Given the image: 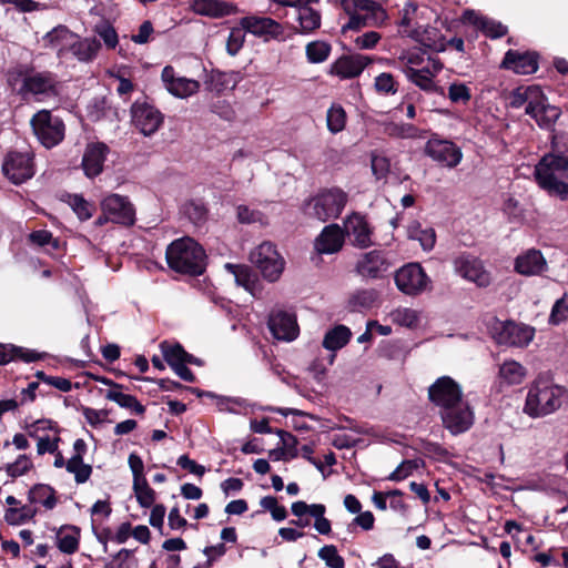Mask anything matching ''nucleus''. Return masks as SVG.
Listing matches in <instances>:
<instances>
[{"label": "nucleus", "instance_id": "nucleus-1", "mask_svg": "<svg viewBox=\"0 0 568 568\" xmlns=\"http://www.w3.org/2000/svg\"><path fill=\"white\" fill-rule=\"evenodd\" d=\"M566 389L547 376H538L530 385L524 413L532 418L552 414L561 406Z\"/></svg>", "mask_w": 568, "mask_h": 568}, {"label": "nucleus", "instance_id": "nucleus-2", "mask_svg": "<svg viewBox=\"0 0 568 568\" xmlns=\"http://www.w3.org/2000/svg\"><path fill=\"white\" fill-rule=\"evenodd\" d=\"M535 178L539 186L550 194L568 197V159L549 153L542 156L535 168Z\"/></svg>", "mask_w": 568, "mask_h": 568}, {"label": "nucleus", "instance_id": "nucleus-3", "mask_svg": "<svg viewBox=\"0 0 568 568\" xmlns=\"http://www.w3.org/2000/svg\"><path fill=\"white\" fill-rule=\"evenodd\" d=\"M169 266L179 273L199 275L205 268V253L191 237L173 241L166 248Z\"/></svg>", "mask_w": 568, "mask_h": 568}, {"label": "nucleus", "instance_id": "nucleus-4", "mask_svg": "<svg viewBox=\"0 0 568 568\" xmlns=\"http://www.w3.org/2000/svg\"><path fill=\"white\" fill-rule=\"evenodd\" d=\"M9 82L12 85L21 83L18 92L24 99L32 97L42 101L58 94L57 80L50 72H37L26 67H18L9 73Z\"/></svg>", "mask_w": 568, "mask_h": 568}, {"label": "nucleus", "instance_id": "nucleus-5", "mask_svg": "<svg viewBox=\"0 0 568 568\" xmlns=\"http://www.w3.org/2000/svg\"><path fill=\"white\" fill-rule=\"evenodd\" d=\"M348 201L347 193L342 189L332 187L318 192L307 200L303 206L304 213L321 222L337 219Z\"/></svg>", "mask_w": 568, "mask_h": 568}, {"label": "nucleus", "instance_id": "nucleus-6", "mask_svg": "<svg viewBox=\"0 0 568 568\" xmlns=\"http://www.w3.org/2000/svg\"><path fill=\"white\" fill-rule=\"evenodd\" d=\"M348 22L343 30H358L366 26H376L385 21L386 12L379 3L373 0H342Z\"/></svg>", "mask_w": 568, "mask_h": 568}, {"label": "nucleus", "instance_id": "nucleus-7", "mask_svg": "<svg viewBox=\"0 0 568 568\" xmlns=\"http://www.w3.org/2000/svg\"><path fill=\"white\" fill-rule=\"evenodd\" d=\"M30 123L40 143L48 149L58 145L64 138L62 120L54 116L49 110L37 112Z\"/></svg>", "mask_w": 568, "mask_h": 568}, {"label": "nucleus", "instance_id": "nucleus-8", "mask_svg": "<svg viewBox=\"0 0 568 568\" xmlns=\"http://www.w3.org/2000/svg\"><path fill=\"white\" fill-rule=\"evenodd\" d=\"M250 260L270 282L277 281L284 271V260L270 242H264L253 250Z\"/></svg>", "mask_w": 568, "mask_h": 568}, {"label": "nucleus", "instance_id": "nucleus-9", "mask_svg": "<svg viewBox=\"0 0 568 568\" xmlns=\"http://www.w3.org/2000/svg\"><path fill=\"white\" fill-rule=\"evenodd\" d=\"M397 288L409 296H416L430 287V280L418 263H408L395 273Z\"/></svg>", "mask_w": 568, "mask_h": 568}, {"label": "nucleus", "instance_id": "nucleus-10", "mask_svg": "<svg viewBox=\"0 0 568 568\" xmlns=\"http://www.w3.org/2000/svg\"><path fill=\"white\" fill-rule=\"evenodd\" d=\"M443 426L454 436L468 432L475 423V413L469 403L463 400L439 413Z\"/></svg>", "mask_w": 568, "mask_h": 568}, {"label": "nucleus", "instance_id": "nucleus-11", "mask_svg": "<svg viewBox=\"0 0 568 568\" xmlns=\"http://www.w3.org/2000/svg\"><path fill=\"white\" fill-rule=\"evenodd\" d=\"M239 24L247 32L256 38L262 39L264 42L283 41L284 27L276 20L257 14H250L240 19Z\"/></svg>", "mask_w": 568, "mask_h": 568}, {"label": "nucleus", "instance_id": "nucleus-12", "mask_svg": "<svg viewBox=\"0 0 568 568\" xmlns=\"http://www.w3.org/2000/svg\"><path fill=\"white\" fill-rule=\"evenodd\" d=\"M429 400L439 413L464 399L460 385L449 376L437 378L428 388Z\"/></svg>", "mask_w": 568, "mask_h": 568}, {"label": "nucleus", "instance_id": "nucleus-13", "mask_svg": "<svg viewBox=\"0 0 568 568\" xmlns=\"http://www.w3.org/2000/svg\"><path fill=\"white\" fill-rule=\"evenodd\" d=\"M494 336H498V343L516 346L526 347L535 337V328L532 326L508 322H495Z\"/></svg>", "mask_w": 568, "mask_h": 568}, {"label": "nucleus", "instance_id": "nucleus-14", "mask_svg": "<svg viewBox=\"0 0 568 568\" xmlns=\"http://www.w3.org/2000/svg\"><path fill=\"white\" fill-rule=\"evenodd\" d=\"M3 174L13 183L21 184L34 174L32 155L29 152H9L2 163Z\"/></svg>", "mask_w": 568, "mask_h": 568}, {"label": "nucleus", "instance_id": "nucleus-15", "mask_svg": "<svg viewBox=\"0 0 568 568\" xmlns=\"http://www.w3.org/2000/svg\"><path fill=\"white\" fill-rule=\"evenodd\" d=\"M101 210L113 223L130 226L135 222V209L126 196L109 194L102 200Z\"/></svg>", "mask_w": 568, "mask_h": 568}, {"label": "nucleus", "instance_id": "nucleus-16", "mask_svg": "<svg viewBox=\"0 0 568 568\" xmlns=\"http://www.w3.org/2000/svg\"><path fill=\"white\" fill-rule=\"evenodd\" d=\"M454 268L463 278L475 283L479 287H487L491 283L490 273L481 260L476 256L463 254L455 258Z\"/></svg>", "mask_w": 568, "mask_h": 568}, {"label": "nucleus", "instance_id": "nucleus-17", "mask_svg": "<svg viewBox=\"0 0 568 568\" xmlns=\"http://www.w3.org/2000/svg\"><path fill=\"white\" fill-rule=\"evenodd\" d=\"M425 152L434 161L449 169L457 166L463 159L462 150L446 140L430 139L426 144Z\"/></svg>", "mask_w": 568, "mask_h": 568}, {"label": "nucleus", "instance_id": "nucleus-18", "mask_svg": "<svg viewBox=\"0 0 568 568\" xmlns=\"http://www.w3.org/2000/svg\"><path fill=\"white\" fill-rule=\"evenodd\" d=\"M389 263L382 251H371L362 254L355 265V272L363 278L376 280L386 273Z\"/></svg>", "mask_w": 568, "mask_h": 568}, {"label": "nucleus", "instance_id": "nucleus-19", "mask_svg": "<svg viewBox=\"0 0 568 568\" xmlns=\"http://www.w3.org/2000/svg\"><path fill=\"white\" fill-rule=\"evenodd\" d=\"M132 121L144 135L155 133L163 122L162 113L146 103H134L132 105Z\"/></svg>", "mask_w": 568, "mask_h": 568}, {"label": "nucleus", "instance_id": "nucleus-20", "mask_svg": "<svg viewBox=\"0 0 568 568\" xmlns=\"http://www.w3.org/2000/svg\"><path fill=\"white\" fill-rule=\"evenodd\" d=\"M268 328L278 341L291 342L298 335V325L294 314L285 311H273L268 317Z\"/></svg>", "mask_w": 568, "mask_h": 568}, {"label": "nucleus", "instance_id": "nucleus-21", "mask_svg": "<svg viewBox=\"0 0 568 568\" xmlns=\"http://www.w3.org/2000/svg\"><path fill=\"white\" fill-rule=\"evenodd\" d=\"M161 79L165 89L174 97L180 99L189 98L200 90V83L196 80L184 77H175L173 67L166 65L162 70Z\"/></svg>", "mask_w": 568, "mask_h": 568}, {"label": "nucleus", "instance_id": "nucleus-22", "mask_svg": "<svg viewBox=\"0 0 568 568\" xmlns=\"http://www.w3.org/2000/svg\"><path fill=\"white\" fill-rule=\"evenodd\" d=\"M514 268L520 275L537 276L548 270V263L539 250L529 248L515 258Z\"/></svg>", "mask_w": 568, "mask_h": 568}, {"label": "nucleus", "instance_id": "nucleus-23", "mask_svg": "<svg viewBox=\"0 0 568 568\" xmlns=\"http://www.w3.org/2000/svg\"><path fill=\"white\" fill-rule=\"evenodd\" d=\"M344 235L353 237L352 242L358 247H368L372 244V227L365 216L359 213L349 214L344 221Z\"/></svg>", "mask_w": 568, "mask_h": 568}, {"label": "nucleus", "instance_id": "nucleus-24", "mask_svg": "<svg viewBox=\"0 0 568 568\" xmlns=\"http://www.w3.org/2000/svg\"><path fill=\"white\" fill-rule=\"evenodd\" d=\"M443 65L438 61H428L427 65L418 68H403V72L419 89L426 92L437 91L434 77L442 70Z\"/></svg>", "mask_w": 568, "mask_h": 568}, {"label": "nucleus", "instance_id": "nucleus-25", "mask_svg": "<svg viewBox=\"0 0 568 568\" xmlns=\"http://www.w3.org/2000/svg\"><path fill=\"white\" fill-rule=\"evenodd\" d=\"M344 241L343 227L338 224H329L315 239L314 247L320 254H334L342 250Z\"/></svg>", "mask_w": 568, "mask_h": 568}, {"label": "nucleus", "instance_id": "nucleus-26", "mask_svg": "<svg viewBox=\"0 0 568 568\" xmlns=\"http://www.w3.org/2000/svg\"><path fill=\"white\" fill-rule=\"evenodd\" d=\"M108 154L109 148L102 142L91 143L85 148L82 168L87 178L92 179L102 173Z\"/></svg>", "mask_w": 568, "mask_h": 568}, {"label": "nucleus", "instance_id": "nucleus-27", "mask_svg": "<svg viewBox=\"0 0 568 568\" xmlns=\"http://www.w3.org/2000/svg\"><path fill=\"white\" fill-rule=\"evenodd\" d=\"M371 61L368 57L362 54L343 55L332 64L331 73L341 79L356 78Z\"/></svg>", "mask_w": 568, "mask_h": 568}, {"label": "nucleus", "instance_id": "nucleus-28", "mask_svg": "<svg viewBox=\"0 0 568 568\" xmlns=\"http://www.w3.org/2000/svg\"><path fill=\"white\" fill-rule=\"evenodd\" d=\"M190 9L199 16L220 19L236 13V7L223 0H190Z\"/></svg>", "mask_w": 568, "mask_h": 568}, {"label": "nucleus", "instance_id": "nucleus-29", "mask_svg": "<svg viewBox=\"0 0 568 568\" xmlns=\"http://www.w3.org/2000/svg\"><path fill=\"white\" fill-rule=\"evenodd\" d=\"M501 65L518 74H531L537 71V57L534 53L509 50L503 60Z\"/></svg>", "mask_w": 568, "mask_h": 568}, {"label": "nucleus", "instance_id": "nucleus-30", "mask_svg": "<svg viewBox=\"0 0 568 568\" xmlns=\"http://www.w3.org/2000/svg\"><path fill=\"white\" fill-rule=\"evenodd\" d=\"M317 0H308L296 7L298 32L308 34L321 27V13L312 7Z\"/></svg>", "mask_w": 568, "mask_h": 568}, {"label": "nucleus", "instance_id": "nucleus-31", "mask_svg": "<svg viewBox=\"0 0 568 568\" xmlns=\"http://www.w3.org/2000/svg\"><path fill=\"white\" fill-rule=\"evenodd\" d=\"M74 39L75 34L65 26H58L43 36L42 42L45 48L54 49L62 53L70 49Z\"/></svg>", "mask_w": 568, "mask_h": 568}, {"label": "nucleus", "instance_id": "nucleus-32", "mask_svg": "<svg viewBox=\"0 0 568 568\" xmlns=\"http://www.w3.org/2000/svg\"><path fill=\"white\" fill-rule=\"evenodd\" d=\"M527 376V369L520 363L508 359L505 361L498 371V381L500 385L514 386L520 385Z\"/></svg>", "mask_w": 568, "mask_h": 568}, {"label": "nucleus", "instance_id": "nucleus-33", "mask_svg": "<svg viewBox=\"0 0 568 568\" xmlns=\"http://www.w3.org/2000/svg\"><path fill=\"white\" fill-rule=\"evenodd\" d=\"M542 91L537 85L516 89L510 99L513 108H520L526 104V113L532 112L535 104L540 101Z\"/></svg>", "mask_w": 568, "mask_h": 568}, {"label": "nucleus", "instance_id": "nucleus-34", "mask_svg": "<svg viewBox=\"0 0 568 568\" xmlns=\"http://www.w3.org/2000/svg\"><path fill=\"white\" fill-rule=\"evenodd\" d=\"M383 132L393 139L418 140L425 138V132L410 123L403 122H385L383 123Z\"/></svg>", "mask_w": 568, "mask_h": 568}, {"label": "nucleus", "instance_id": "nucleus-35", "mask_svg": "<svg viewBox=\"0 0 568 568\" xmlns=\"http://www.w3.org/2000/svg\"><path fill=\"white\" fill-rule=\"evenodd\" d=\"M100 48V42L97 39H79L75 34V39L72 41L69 51H71L79 61L88 62L97 57Z\"/></svg>", "mask_w": 568, "mask_h": 568}, {"label": "nucleus", "instance_id": "nucleus-36", "mask_svg": "<svg viewBox=\"0 0 568 568\" xmlns=\"http://www.w3.org/2000/svg\"><path fill=\"white\" fill-rule=\"evenodd\" d=\"M105 398L116 403L120 407L130 409L136 415H143L145 407L133 395L122 392V386H114L104 394Z\"/></svg>", "mask_w": 568, "mask_h": 568}, {"label": "nucleus", "instance_id": "nucleus-37", "mask_svg": "<svg viewBox=\"0 0 568 568\" xmlns=\"http://www.w3.org/2000/svg\"><path fill=\"white\" fill-rule=\"evenodd\" d=\"M388 318L393 324L415 329L422 321V313L410 307H397L389 312Z\"/></svg>", "mask_w": 568, "mask_h": 568}, {"label": "nucleus", "instance_id": "nucleus-38", "mask_svg": "<svg viewBox=\"0 0 568 568\" xmlns=\"http://www.w3.org/2000/svg\"><path fill=\"white\" fill-rule=\"evenodd\" d=\"M528 114L536 120L539 126L548 128L559 118L560 112L558 108L546 102L542 93L540 101L535 104L534 111Z\"/></svg>", "mask_w": 568, "mask_h": 568}, {"label": "nucleus", "instance_id": "nucleus-39", "mask_svg": "<svg viewBox=\"0 0 568 568\" xmlns=\"http://www.w3.org/2000/svg\"><path fill=\"white\" fill-rule=\"evenodd\" d=\"M409 240L419 242L424 251L429 252L436 243V233L432 227L423 229L418 222H412L407 227Z\"/></svg>", "mask_w": 568, "mask_h": 568}, {"label": "nucleus", "instance_id": "nucleus-40", "mask_svg": "<svg viewBox=\"0 0 568 568\" xmlns=\"http://www.w3.org/2000/svg\"><path fill=\"white\" fill-rule=\"evenodd\" d=\"M352 332L345 325H336L326 332L323 338V347L335 352L343 348L351 339Z\"/></svg>", "mask_w": 568, "mask_h": 568}, {"label": "nucleus", "instance_id": "nucleus-41", "mask_svg": "<svg viewBox=\"0 0 568 568\" xmlns=\"http://www.w3.org/2000/svg\"><path fill=\"white\" fill-rule=\"evenodd\" d=\"M28 499L32 504H41L45 509H53L57 506L55 490L45 484L34 485L28 494Z\"/></svg>", "mask_w": 568, "mask_h": 568}, {"label": "nucleus", "instance_id": "nucleus-42", "mask_svg": "<svg viewBox=\"0 0 568 568\" xmlns=\"http://www.w3.org/2000/svg\"><path fill=\"white\" fill-rule=\"evenodd\" d=\"M80 530L74 526L62 527L57 534L58 548L65 554H73L79 548Z\"/></svg>", "mask_w": 568, "mask_h": 568}, {"label": "nucleus", "instance_id": "nucleus-43", "mask_svg": "<svg viewBox=\"0 0 568 568\" xmlns=\"http://www.w3.org/2000/svg\"><path fill=\"white\" fill-rule=\"evenodd\" d=\"M378 298L377 291L373 288L359 290L354 292L347 302V306L352 312H362L373 307Z\"/></svg>", "mask_w": 568, "mask_h": 568}, {"label": "nucleus", "instance_id": "nucleus-44", "mask_svg": "<svg viewBox=\"0 0 568 568\" xmlns=\"http://www.w3.org/2000/svg\"><path fill=\"white\" fill-rule=\"evenodd\" d=\"M65 202L81 221L91 219L95 211L94 204L88 202L83 196L79 194L67 195Z\"/></svg>", "mask_w": 568, "mask_h": 568}, {"label": "nucleus", "instance_id": "nucleus-45", "mask_svg": "<svg viewBox=\"0 0 568 568\" xmlns=\"http://www.w3.org/2000/svg\"><path fill=\"white\" fill-rule=\"evenodd\" d=\"M225 270L234 276L235 283L239 286H243L247 291L252 290L255 282V275L248 266L227 263L225 264Z\"/></svg>", "mask_w": 568, "mask_h": 568}, {"label": "nucleus", "instance_id": "nucleus-46", "mask_svg": "<svg viewBox=\"0 0 568 568\" xmlns=\"http://www.w3.org/2000/svg\"><path fill=\"white\" fill-rule=\"evenodd\" d=\"M329 43L321 40L312 41L306 44L305 53L310 63H322L327 60L331 53Z\"/></svg>", "mask_w": 568, "mask_h": 568}, {"label": "nucleus", "instance_id": "nucleus-47", "mask_svg": "<svg viewBox=\"0 0 568 568\" xmlns=\"http://www.w3.org/2000/svg\"><path fill=\"white\" fill-rule=\"evenodd\" d=\"M161 349L165 361L171 367L181 363L192 362V355L187 354L181 345L162 343Z\"/></svg>", "mask_w": 568, "mask_h": 568}, {"label": "nucleus", "instance_id": "nucleus-48", "mask_svg": "<svg viewBox=\"0 0 568 568\" xmlns=\"http://www.w3.org/2000/svg\"><path fill=\"white\" fill-rule=\"evenodd\" d=\"M34 467L30 456L22 454L19 455L14 462L6 465L4 470L11 478H18L27 475Z\"/></svg>", "mask_w": 568, "mask_h": 568}, {"label": "nucleus", "instance_id": "nucleus-49", "mask_svg": "<svg viewBox=\"0 0 568 568\" xmlns=\"http://www.w3.org/2000/svg\"><path fill=\"white\" fill-rule=\"evenodd\" d=\"M67 471L74 476L77 484H84L91 477L92 466L85 464L83 459L69 458L67 460Z\"/></svg>", "mask_w": 568, "mask_h": 568}, {"label": "nucleus", "instance_id": "nucleus-50", "mask_svg": "<svg viewBox=\"0 0 568 568\" xmlns=\"http://www.w3.org/2000/svg\"><path fill=\"white\" fill-rule=\"evenodd\" d=\"M327 129L331 133L336 134L342 132L346 125V112L338 105L334 104L327 110L326 115Z\"/></svg>", "mask_w": 568, "mask_h": 568}, {"label": "nucleus", "instance_id": "nucleus-51", "mask_svg": "<svg viewBox=\"0 0 568 568\" xmlns=\"http://www.w3.org/2000/svg\"><path fill=\"white\" fill-rule=\"evenodd\" d=\"M133 491L141 507L149 508L154 504L155 491L149 486L146 478L133 481Z\"/></svg>", "mask_w": 568, "mask_h": 568}, {"label": "nucleus", "instance_id": "nucleus-52", "mask_svg": "<svg viewBox=\"0 0 568 568\" xmlns=\"http://www.w3.org/2000/svg\"><path fill=\"white\" fill-rule=\"evenodd\" d=\"M36 515V510L28 506L10 507L6 510L4 520L12 526L22 525Z\"/></svg>", "mask_w": 568, "mask_h": 568}, {"label": "nucleus", "instance_id": "nucleus-53", "mask_svg": "<svg viewBox=\"0 0 568 568\" xmlns=\"http://www.w3.org/2000/svg\"><path fill=\"white\" fill-rule=\"evenodd\" d=\"M317 555L328 568H345V560L334 545L323 546Z\"/></svg>", "mask_w": 568, "mask_h": 568}, {"label": "nucleus", "instance_id": "nucleus-54", "mask_svg": "<svg viewBox=\"0 0 568 568\" xmlns=\"http://www.w3.org/2000/svg\"><path fill=\"white\" fill-rule=\"evenodd\" d=\"M245 30L240 26L233 28L226 41V51L230 55H236L245 42Z\"/></svg>", "mask_w": 568, "mask_h": 568}, {"label": "nucleus", "instance_id": "nucleus-55", "mask_svg": "<svg viewBox=\"0 0 568 568\" xmlns=\"http://www.w3.org/2000/svg\"><path fill=\"white\" fill-rule=\"evenodd\" d=\"M326 507L321 504L318 507H313L314 528L321 535H329L332 531L331 521L325 517Z\"/></svg>", "mask_w": 568, "mask_h": 568}, {"label": "nucleus", "instance_id": "nucleus-56", "mask_svg": "<svg viewBox=\"0 0 568 568\" xmlns=\"http://www.w3.org/2000/svg\"><path fill=\"white\" fill-rule=\"evenodd\" d=\"M568 318V302L567 294H565L561 298L557 300L552 305L550 315H549V324L559 325Z\"/></svg>", "mask_w": 568, "mask_h": 568}, {"label": "nucleus", "instance_id": "nucleus-57", "mask_svg": "<svg viewBox=\"0 0 568 568\" xmlns=\"http://www.w3.org/2000/svg\"><path fill=\"white\" fill-rule=\"evenodd\" d=\"M448 98L453 103L466 104L470 98V89L460 82H454L448 87Z\"/></svg>", "mask_w": 568, "mask_h": 568}, {"label": "nucleus", "instance_id": "nucleus-58", "mask_svg": "<svg viewBox=\"0 0 568 568\" xmlns=\"http://www.w3.org/2000/svg\"><path fill=\"white\" fill-rule=\"evenodd\" d=\"M375 89L382 94H395L398 90V84L390 73L383 72L375 78Z\"/></svg>", "mask_w": 568, "mask_h": 568}, {"label": "nucleus", "instance_id": "nucleus-59", "mask_svg": "<svg viewBox=\"0 0 568 568\" xmlns=\"http://www.w3.org/2000/svg\"><path fill=\"white\" fill-rule=\"evenodd\" d=\"M95 32L103 40L108 49H114L119 42L115 29L108 22L100 23L95 27Z\"/></svg>", "mask_w": 568, "mask_h": 568}, {"label": "nucleus", "instance_id": "nucleus-60", "mask_svg": "<svg viewBox=\"0 0 568 568\" xmlns=\"http://www.w3.org/2000/svg\"><path fill=\"white\" fill-rule=\"evenodd\" d=\"M372 171L377 179L387 175L390 169L389 160L381 154L373 153L371 159Z\"/></svg>", "mask_w": 568, "mask_h": 568}, {"label": "nucleus", "instance_id": "nucleus-61", "mask_svg": "<svg viewBox=\"0 0 568 568\" xmlns=\"http://www.w3.org/2000/svg\"><path fill=\"white\" fill-rule=\"evenodd\" d=\"M417 467L418 463L416 460H405L388 476V479L394 481L403 480Z\"/></svg>", "mask_w": 568, "mask_h": 568}, {"label": "nucleus", "instance_id": "nucleus-62", "mask_svg": "<svg viewBox=\"0 0 568 568\" xmlns=\"http://www.w3.org/2000/svg\"><path fill=\"white\" fill-rule=\"evenodd\" d=\"M381 40V34L376 31H369L364 34L358 36L354 43L356 48L361 50H369L373 49L378 41Z\"/></svg>", "mask_w": 568, "mask_h": 568}, {"label": "nucleus", "instance_id": "nucleus-63", "mask_svg": "<svg viewBox=\"0 0 568 568\" xmlns=\"http://www.w3.org/2000/svg\"><path fill=\"white\" fill-rule=\"evenodd\" d=\"M59 437L50 438L49 436L39 437L37 443V453L38 455H43L45 453H57L59 448Z\"/></svg>", "mask_w": 568, "mask_h": 568}, {"label": "nucleus", "instance_id": "nucleus-64", "mask_svg": "<svg viewBox=\"0 0 568 568\" xmlns=\"http://www.w3.org/2000/svg\"><path fill=\"white\" fill-rule=\"evenodd\" d=\"M237 219L241 223H255L262 220V214L258 211L251 210L246 205H239L236 209Z\"/></svg>", "mask_w": 568, "mask_h": 568}]
</instances>
